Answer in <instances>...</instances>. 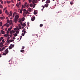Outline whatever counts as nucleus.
I'll use <instances>...</instances> for the list:
<instances>
[{
	"label": "nucleus",
	"instance_id": "nucleus-1",
	"mask_svg": "<svg viewBox=\"0 0 80 80\" xmlns=\"http://www.w3.org/2000/svg\"><path fill=\"white\" fill-rule=\"evenodd\" d=\"M19 18V16H18V15L17 14L15 16L14 18H16V19H18Z\"/></svg>",
	"mask_w": 80,
	"mask_h": 80
},
{
	"label": "nucleus",
	"instance_id": "nucleus-2",
	"mask_svg": "<svg viewBox=\"0 0 80 80\" xmlns=\"http://www.w3.org/2000/svg\"><path fill=\"white\" fill-rule=\"evenodd\" d=\"M9 23L10 24V25H12V24L13 23V22H12V20H10V21H9Z\"/></svg>",
	"mask_w": 80,
	"mask_h": 80
},
{
	"label": "nucleus",
	"instance_id": "nucleus-3",
	"mask_svg": "<svg viewBox=\"0 0 80 80\" xmlns=\"http://www.w3.org/2000/svg\"><path fill=\"white\" fill-rule=\"evenodd\" d=\"M28 11H26L24 13H23V15H27V13H28Z\"/></svg>",
	"mask_w": 80,
	"mask_h": 80
},
{
	"label": "nucleus",
	"instance_id": "nucleus-4",
	"mask_svg": "<svg viewBox=\"0 0 80 80\" xmlns=\"http://www.w3.org/2000/svg\"><path fill=\"white\" fill-rule=\"evenodd\" d=\"M5 53H8V48L6 49L5 50Z\"/></svg>",
	"mask_w": 80,
	"mask_h": 80
},
{
	"label": "nucleus",
	"instance_id": "nucleus-5",
	"mask_svg": "<svg viewBox=\"0 0 80 80\" xmlns=\"http://www.w3.org/2000/svg\"><path fill=\"white\" fill-rule=\"evenodd\" d=\"M21 25L22 26H23V27H25L26 26V24L25 23H24L23 24H22V23H21Z\"/></svg>",
	"mask_w": 80,
	"mask_h": 80
},
{
	"label": "nucleus",
	"instance_id": "nucleus-6",
	"mask_svg": "<svg viewBox=\"0 0 80 80\" xmlns=\"http://www.w3.org/2000/svg\"><path fill=\"white\" fill-rule=\"evenodd\" d=\"M1 32L2 34H5V31H3V30H1Z\"/></svg>",
	"mask_w": 80,
	"mask_h": 80
},
{
	"label": "nucleus",
	"instance_id": "nucleus-7",
	"mask_svg": "<svg viewBox=\"0 0 80 80\" xmlns=\"http://www.w3.org/2000/svg\"><path fill=\"white\" fill-rule=\"evenodd\" d=\"M4 25L6 27H9V24L8 23H6Z\"/></svg>",
	"mask_w": 80,
	"mask_h": 80
},
{
	"label": "nucleus",
	"instance_id": "nucleus-8",
	"mask_svg": "<svg viewBox=\"0 0 80 80\" xmlns=\"http://www.w3.org/2000/svg\"><path fill=\"white\" fill-rule=\"evenodd\" d=\"M18 21V19L14 18V22L15 23H17Z\"/></svg>",
	"mask_w": 80,
	"mask_h": 80
},
{
	"label": "nucleus",
	"instance_id": "nucleus-9",
	"mask_svg": "<svg viewBox=\"0 0 80 80\" xmlns=\"http://www.w3.org/2000/svg\"><path fill=\"white\" fill-rule=\"evenodd\" d=\"M35 17H33L31 18V20L32 21H34V20H35Z\"/></svg>",
	"mask_w": 80,
	"mask_h": 80
},
{
	"label": "nucleus",
	"instance_id": "nucleus-10",
	"mask_svg": "<svg viewBox=\"0 0 80 80\" xmlns=\"http://www.w3.org/2000/svg\"><path fill=\"white\" fill-rule=\"evenodd\" d=\"M17 14V13L16 12H14L12 15L13 17H15V15H16V14Z\"/></svg>",
	"mask_w": 80,
	"mask_h": 80
},
{
	"label": "nucleus",
	"instance_id": "nucleus-11",
	"mask_svg": "<svg viewBox=\"0 0 80 80\" xmlns=\"http://www.w3.org/2000/svg\"><path fill=\"white\" fill-rule=\"evenodd\" d=\"M28 11H29V12H31L32 9H31V8H29L28 9Z\"/></svg>",
	"mask_w": 80,
	"mask_h": 80
},
{
	"label": "nucleus",
	"instance_id": "nucleus-12",
	"mask_svg": "<svg viewBox=\"0 0 80 80\" xmlns=\"http://www.w3.org/2000/svg\"><path fill=\"white\" fill-rule=\"evenodd\" d=\"M25 29H24L22 31V32H24V34H25V33H27V32L25 31Z\"/></svg>",
	"mask_w": 80,
	"mask_h": 80
},
{
	"label": "nucleus",
	"instance_id": "nucleus-13",
	"mask_svg": "<svg viewBox=\"0 0 80 80\" xmlns=\"http://www.w3.org/2000/svg\"><path fill=\"white\" fill-rule=\"evenodd\" d=\"M9 35H9V34H5L4 35V37H9Z\"/></svg>",
	"mask_w": 80,
	"mask_h": 80
},
{
	"label": "nucleus",
	"instance_id": "nucleus-14",
	"mask_svg": "<svg viewBox=\"0 0 80 80\" xmlns=\"http://www.w3.org/2000/svg\"><path fill=\"white\" fill-rule=\"evenodd\" d=\"M5 13H6L8 15V14H9V13H8V11H7V10H6L5 11Z\"/></svg>",
	"mask_w": 80,
	"mask_h": 80
},
{
	"label": "nucleus",
	"instance_id": "nucleus-15",
	"mask_svg": "<svg viewBox=\"0 0 80 80\" xmlns=\"http://www.w3.org/2000/svg\"><path fill=\"white\" fill-rule=\"evenodd\" d=\"M0 18L1 20H3V19H5V17H0Z\"/></svg>",
	"mask_w": 80,
	"mask_h": 80
},
{
	"label": "nucleus",
	"instance_id": "nucleus-16",
	"mask_svg": "<svg viewBox=\"0 0 80 80\" xmlns=\"http://www.w3.org/2000/svg\"><path fill=\"white\" fill-rule=\"evenodd\" d=\"M48 4H47L45 5V7L47 8L48 7Z\"/></svg>",
	"mask_w": 80,
	"mask_h": 80
},
{
	"label": "nucleus",
	"instance_id": "nucleus-17",
	"mask_svg": "<svg viewBox=\"0 0 80 80\" xmlns=\"http://www.w3.org/2000/svg\"><path fill=\"white\" fill-rule=\"evenodd\" d=\"M20 52L22 53H24L25 52V51L24 50H20Z\"/></svg>",
	"mask_w": 80,
	"mask_h": 80
},
{
	"label": "nucleus",
	"instance_id": "nucleus-18",
	"mask_svg": "<svg viewBox=\"0 0 80 80\" xmlns=\"http://www.w3.org/2000/svg\"><path fill=\"white\" fill-rule=\"evenodd\" d=\"M16 6L18 7V8H19V7H20V6H19V4L18 3L16 4Z\"/></svg>",
	"mask_w": 80,
	"mask_h": 80
},
{
	"label": "nucleus",
	"instance_id": "nucleus-19",
	"mask_svg": "<svg viewBox=\"0 0 80 80\" xmlns=\"http://www.w3.org/2000/svg\"><path fill=\"white\" fill-rule=\"evenodd\" d=\"M9 15H10V16H12V11H10Z\"/></svg>",
	"mask_w": 80,
	"mask_h": 80
},
{
	"label": "nucleus",
	"instance_id": "nucleus-20",
	"mask_svg": "<svg viewBox=\"0 0 80 80\" xmlns=\"http://www.w3.org/2000/svg\"><path fill=\"white\" fill-rule=\"evenodd\" d=\"M50 2V1L49 0H47L46 2V3H49Z\"/></svg>",
	"mask_w": 80,
	"mask_h": 80
},
{
	"label": "nucleus",
	"instance_id": "nucleus-21",
	"mask_svg": "<svg viewBox=\"0 0 80 80\" xmlns=\"http://www.w3.org/2000/svg\"><path fill=\"white\" fill-rule=\"evenodd\" d=\"M14 45H13L12 44H11L10 45V46L11 47H12V48H13V47H14Z\"/></svg>",
	"mask_w": 80,
	"mask_h": 80
},
{
	"label": "nucleus",
	"instance_id": "nucleus-22",
	"mask_svg": "<svg viewBox=\"0 0 80 80\" xmlns=\"http://www.w3.org/2000/svg\"><path fill=\"white\" fill-rule=\"evenodd\" d=\"M18 26L19 28H20V29H21V27H22V26H21L20 24H18Z\"/></svg>",
	"mask_w": 80,
	"mask_h": 80
},
{
	"label": "nucleus",
	"instance_id": "nucleus-23",
	"mask_svg": "<svg viewBox=\"0 0 80 80\" xmlns=\"http://www.w3.org/2000/svg\"><path fill=\"white\" fill-rule=\"evenodd\" d=\"M2 49V51L3 50H5V47H4L3 48H1Z\"/></svg>",
	"mask_w": 80,
	"mask_h": 80
},
{
	"label": "nucleus",
	"instance_id": "nucleus-24",
	"mask_svg": "<svg viewBox=\"0 0 80 80\" xmlns=\"http://www.w3.org/2000/svg\"><path fill=\"white\" fill-rule=\"evenodd\" d=\"M3 45V43L2 42H1L0 43V46H2V45Z\"/></svg>",
	"mask_w": 80,
	"mask_h": 80
},
{
	"label": "nucleus",
	"instance_id": "nucleus-25",
	"mask_svg": "<svg viewBox=\"0 0 80 80\" xmlns=\"http://www.w3.org/2000/svg\"><path fill=\"white\" fill-rule=\"evenodd\" d=\"M0 8H3V6L2 5H0Z\"/></svg>",
	"mask_w": 80,
	"mask_h": 80
},
{
	"label": "nucleus",
	"instance_id": "nucleus-26",
	"mask_svg": "<svg viewBox=\"0 0 80 80\" xmlns=\"http://www.w3.org/2000/svg\"><path fill=\"white\" fill-rule=\"evenodd\" d=\"M35 0H32V3L33 4H34L35 3Z\"/></svg>",
	"mask_w": 80,
	"mask_h": 80
},
{
	"label": "nucleus",
	"instance_id": "nucleus-27",
	"mask_svg": "<svg viewBox=\"0 0 80 80\" xmlns=\"http://www.w3.org/2000/svg\"><path fill=\"white\" fill-rule=\"evenodd\" d=\"M0 27L2 26V22H0Z\"/></svg>",
	"mask_w": 80,
	"mask_h": 80
},
{
	"label": "nucleus",
	"instance_id": "nucleus-28",
	"mask_svg": "<svg viewBox=\"0 0 80 80\" xmlns=\"http://www.w3.org/2000/svg\"><path fill=\"white\" fill-rule=\"evenodd\" d=\"M7 53H6V52H4L3 53V55H7Z\"/></svg>",
	"mask_w": 80,
	"mask_h": 80
},
{
	"label": "nucleus",
	"instance_id": "nucleus-29",
	"mask_svg": "<svg viewBox=\"0 0 80 80\" xmlns=\"http://www.w3.org/2000/svg\"><path fill=\"white\" fill-rule=\"evenodd\" d=\"M16 32L17 34H18L19 33V31L18 30L16 31Z\"/></svg>",
	"mask_w": 80,
	"mask_h": 80
},
{
	"label": "nucleus",
	"instance_id": "nucleus-30",
	"mask_svg": "<svg viewBox=\"0 0 80 80\" xmlns=\"http://www.w3.org/2000/svg\"><path fill=\"white\" fill-rule=\"evenodd\" d=\"M9 39H10V37H8L7 38V40L8 41H9Z\"/></svg>",
	"mask_w": 80,
	"mask_h": 80
},
{
	"label": "nucleus",
	"instance_id": "nucleus-31",
	"mask_svg": "<svg viewBox=\"0 0 80 80\" xmlns=\"http://www.w3.org/2000/svg\"><path fill=\"white\" fill-rule=\"evenodd\" d=\"M12 28H9L8 29V31H10L11 30V29H12Z\"/></svg>",
	"mask_w": 80,
	"mask_h": 80
},
{
	"label": "nucleus",
	"instance_id": "nucleus-32",
	"mask_svg": "<svg viewBox=\"0 0 80 80\" xmlns=\"http://www.w3.org/2000/svg\"><path fill=\"white\" fill-rule=\"evenodd\" d=\"M9 42H13V40H12V39H10L9 40Z\"/></svg>",
	"mask_w": 80,
	"mask_h": 80
},
{
	"label": "nucleus",
	"instance_id": "nucleus-33",
	"mask_svg": "<svg viewBox=\"0 0 80 80\" xmlns=\"http://www.w3.org/2000/svg\"><path fill=\"white\" fill-rule=\"evenodd\" d=\"M9 49H12V47L10 46L9 47Z\"/></svg>",
	"mask_w": 80,
	"mask_h": 80
},
{
	"label": "nucleus",
	"instance_id": "nucleus-34",
	"mask_svg": "<svg viewBox=\"0 0 80 80\" xmlns=\"http://www.w3.org/2000/svg\"><path fill=\"white\" fill-rule=\"evenodd\" d=\"M18 22H19V23H20L21 25V23H22V20H20Z\"/></svg>",
	"mask_w": 80,
	"mask_h": 80
},
{
	"label": "nucleus",
	"instance_id": "nucleus-35",
	"mask_svg": "<svg viewBox=\"0 0 80 80\" xmlns=\"http://www.w3.org/2000/svg\"><path fill=\"white\" fill-rule=\"evenodd\" d=\"M14 36L15 37H17V36L18 35L17 34V33H15L14 34Z\"/></svg>",
	"mask_w": 80,
	"mask_h": 80
},
{
	"label": "nucleus",
	"instance_id": "nucleus-36",
	"mask_svg": "<svg viewBox=\"0 0 80 80\" xmlns=\"http://www.w3.org/2000/svg\"><path fill=\"white\" fill-rule=\"evenodd\" d=\"M20 13H22V9H21L20 10Z\"/></svg>",
	"mask_w": 80,
	"mask_h": 80
},
{
	"label": "nucleus",
	"instance_id": "nucleus-37",
	"mask_svg": "<svg viewBox=\"0 0 80 80\" xmlns=\"http://www.w3.org/2000/svg\"><path fill=\"white\" fill-rule=\"evenodd\" d=\"M7 23H9L10 22V21L8 19L7 20Z\"/></svg>",
	"mask_w": 80,
	"mask_h": 80
},
{
	"label": "nucleus",
	"instance_id": "nucleus-38",
	"mask_svg": "<svg viewBox=\"0 0 80 80\" xmlns=\"http://www.w3.org/2000/svg\"><path fill=\"white\" fill-rule=\"evenodd\" d=\"M7 7H6L4 8L3 9V10L4 11V10H5L6 9H7Z\"/></svg>",
	"mask_w": 80,
	"mask_h": 80
},
{
	"label": "nucleus",
	"instance_id": "nucleus-39",
	"mask_svg": "<svg viewBox=\"0 0 80 80\" xmlns=\"http://www.w3.org/2000/svg\"><path fill=\"white\" fill-rule=\"evenodd\" d=\"M22 21H24V20H25V18H22Z\"/></svg>",
	"mask_w": 80,
	"mask_h": 80
},
{
	"label": "nucleus",
	"instance_id": "nucleus-40",
	"mask_svg": "<svg viewBox=\"0 0 80 80\" xmlns=\"http://www.w3.org/2000/svg\"><path fill=\"white\" fill-rule=\"evenodd\" d=\"M42 26H43V24H41L40 25V27H42Z\"/></svg>",
	"mask_w": 80,
	"mask_h": 80
},
{
	"label": "nucleus",
	"instance_id": "nucleus-41",
	"mask_svg": "<svg viewBox=\"0 0 80 80\" xmlns=\"http://www.w3.org/2000/svg\"><path fill=\"white\" fill-rule=\"evenodd\" d=\"M10 33L11 35H12V31H10Z\"/></svg>",
	"mask_w": 80,
	"mask_h": 80
},
{
	"label": "nucleus",
	"instance_id": "nucleus-42",
	"mask_svg": "<svg viewBox=\"0 0 80 80\" xmlns=\"http://www.w3.org/2000/svg\"><path fill=\"white\" fill-rule=\"evenodd\" d=\"M22 36H24L25 35V34L24 33H22Z\"/></svg>",
	"mask_w": 80,
	"mask_h": 80
},
{
	"label": "nucleus",
	"instance_id": "nucleus-43",
	"mask_svg": "<svg viewBox=\"0 0 80 80\" xmlns=\"http://www.w3.org/2000/svg\"><path fill=\"white\" fill-rule=\"evenodd\" d=\"M70 4L71 5H73V2H70Z\"/></svg>",
	"mask_w": 80,
	"mask_h": 80
},
{
	"label": "nucleus",
	"instance_id": "nucleus-44",
	"mask_svg": "<svg viewBox=\"0 0 80 80\" xmlns=\"http://www.w3.org/2000/svg\"><path fill=\"white\" fill-rule=\"evenodd\" d=\"M2 42H3V43H5V41H4V39H3V40H2Z\"/></svg>",
	"mask_w": 80,
	"mask_h": 80
},
{
	"label": "nucleus",
	"instance_id": "nucleus-45",
	"mask_svg": "<svg viewBox=\"0 0 80 80\" xmlns=\"http://www.w3.org/2000/svg\"><path fill=\"white\" fill-rule=\"evenodd\" d=\"M11 2L10 1H7V3H8V4L10 3V2Z\"/></svg>",
	"mask_w": 80,
	"mask_h": 80
},
{
	"label": "nucleus",
	"instance_id": "nucleus-46",
	"mask_svg": "<svg viewBox=\"0 0 80 80\" xmlns=\"http://www.w3.org/2000/svg\"><path fill=\"white\" fill-rule=\"evenodd\" d=\"M27 3L25 2L24 4L25 6H27Z\"/></svg>",
	"mask_w": 80,
	"mask_h": 80
},
{
	"label": "nucleus",
	"instance_id": "nucleus-47",
	"mask_svg": "<svg viewBox=\"0 0 80 80\" xmlns=\"http://www.w3.org/2000/svg\"><path fill=\"white\" fill-rule=\"evenodd\" d=\"M3 38V37H1V38H0V40H2Z\"/></svg>",
	"mask_w": 80,
	"mask_h": 80
},
{
	"label": "nucleus",
	"instance_id": "nucleus-48",
	"mask_svg": "<svg viewBox=\"0 0 80 80\" xmlns=\"http://www.w3.org/2000/svg\"><path fill=\"white\" fill-rule=\"evenodd\" d=\"M32 5H33V4H30V6L32 7Z\"/></svg>",
	"mask_w": 80,
	"mask_h": 80
},
{
	"label": "nucleus",
	"instance_id": "nucleus-49",
	"mask_svg": "<svg viewBox=\"0 0 80 80\" xmlns=\"http://www.w3.org/2000/svg\"><path fill=\"white\" fill-rule=\"evenodd\" d=\"M29 3H31L32 2V0H29Z\"/></svg>",
	"mask_w": 80,
	"mask_h": 80
},
{
	"label": "nucleus",
	"instance_id": "nucleus-50",
	"mask_svg": "<svg viewBox=\"0 0 80 80\" xmlns=\"http://www.w3.org/2000/svg\"><path fill=\"white\" fill-rule=\"evenodd\" d=\"M29 43H30V45H31V44H33V43H32V42H31V41H30V42H29Z\"/></svg>",
	"mask_w": 80,
	"mask_h": 80
},
{
	"label": "nucleus",
	"instance_id": "nucleus-51",
	"mask_svg": "<svg viewBox=\"0 0 80 80\" xmlns=\"http://www.w3.org/2000/svg\"><path fill=\"white\" fill-rule=\"evenodd\" d=\"M28 5H28H28H26V6H25V7H27V8H28Z\"/></svg>",
	"mask_w": 80,
	"mask_h": 80
},
{
	"label": "nucleus",
	"instance_id": "nucleus-52",
	"mask_svg": "<svg viewBox=\"0 0 80 80\" xmlns=\"http://www.w3.org/2000/svg\"><path fill=\"white\" fill-rule=\"evenodd\" d=\"M34 14L35 15H36V14H37V13L36 12H34Z\"/></svg>",
	"mask_w": 80,
	"mask_h": 80
},
{
	"label": "nucleus",
	"instance_id": "nucleus-53",
	"mask_svg": "<svg viewBox=\"0 0 80 80\" xmlns=\"http://www.w3.org/2000/svg\"><path fill=\"white\" fill-rule=\"evenodd\" d=\"M2 12L1 10H0V14H2Z\"/></svg>",
	"mask_w": 80,
	"mask_h": 80
},
{
	"label": "nucleus",
	"instance_id": "nucleus-54",
	"mask_svg": "<svg viewBox=\"0 0 80 80\" xmlns=\"http://www.w3.org/2000/svg\"><path fill=\"white\" fill-rule=\"evenodd\" d=\"M12 32L14 33H15V31H14L13 30H12Z\"/></svg>",
	"mask_w": 80,
	"mask_h": 80
},
{
	"label": "nucleus",
	"instance_id": "nucleus-55",
	"mask_svg": "<svg viewBox=\"0 0 80 80\" xmlns=\"http://www.w3.org/2000/svg\"><path fill=\"white\" fill-rule=\"evenodd\" d=\"M7 43H10V41H8L7 42Z\"/></svg>",
	"mask_w": 80,
	"mask_h": 80
},
{
	"label": "nucleus",
	"instance_id": "nucleus-56",
	"mask_svg": "<svg viewBox=\"0 0 80 80\" xmlns=\"http://www.w3.org/2000/svg\"><path fill=\"white\" fill-rule=\"evenodd\" d=\"M24 48H25V47L22 46V49H23Z\"/></svg>",
	"mask_w": 80,
	"mask_h": 80
},
{
	"label": "nucleus",
	"instance_id": "nucleus-57",
	"mask_svg": "<svg viewBox=\"0 0 80 80\" xmlns=\"http://www.w3.org/2000/svg\"><path fill=\"white\" fill-rule=\"evenodd\" d=\"M7 34H8V33H9V31H7Z\"/></svg>",
	"mask_w": 80,
	"mask_h": 80
},
{
	"label": "nucleus",
	"instance_id": "nucleus-58",
	"mask_svg": "<svg viewBox=\"0 0 80 80\" xmlns=\"http://www.w3.org/2000/svg\"><path fill=\"white\" fill-rule=\"evenodd\" d=\"M2 51V48H0V52Z\"/></svg>",
	"mask_w": 80,
	"mask_h": 80
},
{
	"label": "nucleus",
	"instance_id": "nucleus-59",
	"mask_svg": "<svg viewBox=\"0 0 80 80\" xmlns=\"http://www.w3.org/2000/svg\"><path fill=\"white\" fill-rule=\"evenodd\" d=\"M22 8H24V5H22Z\"/></svg>",
	"mask_w": 80,
	"mask_h": 80
},
{
	"label": "nucleus",
	"instance_id": "nucleus-60",
	"mask_svg": "<svg viewBox=\"0 0 80 80\" xmlns=\"http://www.w3.org/2000/svg\"><path fill=\"white\" fill-rule=\"evenodd\" d=\"M28 25H29V23L28 22Z\"/></svg>",
	"mask_w": 80,
	"mask_h": 80
},
{
	"label": "nucleus",
	"instance_id": "nucleus-61",
	"mask_svg": "<svg viewBox=\"0 0 80 80\" xmlns=\"http://www.w3.org/2000/svg\"><path fill=\"white\" fill-rule=\"evenodd\" d=\"M11 2H12V3H13V1L12 0V1H11Z\"/></svg>",
	"mask_w": 80,
	"mask_h": 80
},
{
	"label": "nucleus",
	"instance_id": "nucleus-62",
	"mask_svg": "<svg viewBox=\"0 0 80 80\" xmlns=\"http://www.w3.org/2000/svg\"><path fill=\"white\" fill-rule=\"evenodd\" d=\"M13 39L14 40H15V37H13Z\"/></svg>",
	"mask_w": 80,
	"mask_h": 80
},
{
	"label": "nucleus",
	"instance_id": "nucleus-63",
	"mask_svg": "<svg viewBox=\"0 0 80 80\" xmlns=\"http://www.w3.org/2000/svg\"><path fill=\"white\" fill-rule=\"evenodd\" d=\"M24 10V12H26V9H24V10Z\"/></svg>",
	"mask_w": 80,
	"mask_h": 80
},
{
	"label": "nucleus",
	"instance_id": "nucleus-64",
	"mask_svg": "<svg viewBox=\"0 0 80 80\" xmlns=\"http://www.w3.org/2000/svg\"><path fill=\"white\" fill-rule=\"evenodd\" d=\"M1 3H2V4H3V1L2 2H1Z\"/></svg>",
	"mask_w": 80,
	"mask_h": 80
}]
</instances>
